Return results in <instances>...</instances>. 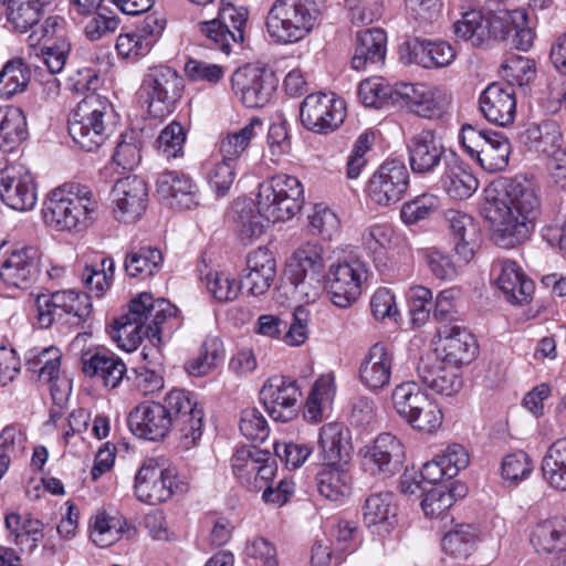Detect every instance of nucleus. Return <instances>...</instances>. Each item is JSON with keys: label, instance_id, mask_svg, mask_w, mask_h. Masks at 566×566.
Here are the masks:
<instances>
[{"label": "nucleus", "instance_id": "1", "mask_svg": "<svg viewBox=\"0 0 566 566\" xmlns=\"http://www.w3.org/2000/svg\"><path fill=\"white\" fill-rule=\"evenodd\" d=\"M541 212L539 189L525 175L504 178L486 191L483 213L493 224L492 240L500 248L511 249L528 239Z\"/></svg>", "mask_w": 566, "mask_h": 566}, {"label": "nucleus", "instance_id": "2", "mask_svg": "<svg viewBox=\"0 0 566 566\" xmlns=\"http://www.w3.org/2000/svg\"><path fill=\"white\" fill-rule=\"evenodd\" d=\"M203 411L193 395L182 389H172L164 402H143L128 415L130 431L142 439L158 441L175 428L180 433L185 448H190L202 436Z\"/></svg>", "mask_w": 566, "mask_h": 566}, {"label": "nucleus", "instance_id": "3", "mask_svg": "<svg viewBox=\"0 0 566 566\" xmlns=\"http://www.w3.org/2000/svg\"><path fill=\"white\" fill-rule=\"evenodd\" d=\"M304 203V190L301 181L289 175H276L259 186L258 207L250 199L234 201L233 222L242 240L259 238L265 228V221H287L298 213Z\"/></svg>", "mask_w": 566, "mask_h": 566}, {"label": "nucleus", "instance_id": "4", "mask_svg": "<svg viewBox=\"0 0 566 566\" xmlns=\"http://www.w3.org/2000/svg\"><path fill=\"white\" fill-rule=\"evenodd\" d=\"M177 308L165 298L143 292L129 303L128 312L114 321L112 337L126 352L135 350L146 339L142 356L153 366L161 365V324L176 316Z\"/></svg>", "mask_w": 566, "mask_h": 566}, {"label": "nucleus", "instance_id": "5", "mask_svg": "<svg viewBox=\"0 0 566 566\" xmlns=\"http://www.w3.org/2000/svg\"><path fill=\"white\" fill-rule=\"evenodd\" d=\"M99 265V269L85 265L81 271V281L87 292L66 290L38 296L36 321L41 328H49L53 324L78 326L90 317L91 295L103 296L111 287L115 273L112 258H103Z\"/></svg>", "mask_w": 566, "mask_h": 566}, {"label": "nucleus", "instance_id": "6", "mask_svg": "<svg viewBox=\"0 0 566 566\" xmlns=\"http://www.w3.org/2000/svg\"><path fill=\"white\" fill-rule=\"evenodd\" d=\"M97 201L87 186L65 184L53 189L44 201V222L57 231L81 232L94 220Z\"/></svg>", "mask_w": 566, "mask_h": 566}, {"label": "nucleus", "instance_id": "7", "mask_svg": "<svg viewBox=\"0 0 566 566\" xmlns=\"http://www.w3.org/2000/svg\"><path fill=\"white\" fill-rule=\"evenodd\" d=\"M118 116L113 104L95 93L86 95L69 118V133L83 150L98 149L113 133Z\"/></svg>", "mask_w": 566, "mask_h": 566}, {"label": "nucleus", "instance_id": "8", "mask_svg": "<svg viewBox=\"0 0 566 566\" xmlns=\"http://www.w3.org/2000/svg\"><path fill=\"white\" fill-rule=\"evenodd\" d=\"M322 0H275L266 17V30L281 43L297 42L322 20Z\"/></svg>", "mask_w": 566, "mask_h": 566}, {"label": "nucleus", "instance_id": "9", "mask_svg": "<svg viewBox=\"0 0 566 566\" xmlns=\"http://www.w3.org/2000/svg\"><path fill=\"white\" fill-rule=\"evenodd\" d=\"M527 19L525 9L490 10L486 14L471 10L453 24L458 39L470 42L472 46H488L492 40H506L513 27Z\"/></svg>", "mask_w": 566, "mask_h": 566}, {"label": "nucleus", "instance_id": "10", "mask_svg": "<svg viewBox=\"0 0 566 566\" xmlns=\"http://www.w3.org/2000/svg\"><path fill=\"white\" fill-rule=\"evenodd\" d=\"M323 249L306 243L297 249L286 264V279L294 285L295 293L306 302H314L322 290L324 277Z\"/></svg>", "mask_w": 566, "mask_h": 566}, {"label": "nucleus", "instance_id": "11", "mask_svg": "<svg viewBox=\"0 0 566 566\" xmlns=\"http://www.w3.org/2000/svg\"><path fill=\"white\" fill-rule=\"evenodd\" d=\"M277 83L272 70L253 64L239 67L231 76L232 91L250 108L263 107L269 104L276 91Z\"/></svg>", "mask_w": 566, "mask_h": 566}, {"label": "nucleus", "instance_id": "12", "mask_svg": "<svg viewBox=\"0 0 566 566\" xmlns=\"http://www.w3.org/2000/svg\"><path fill=\"white\" fill-rule=\"evenodd\" d=\"M346 116L345 103L333 94H308L300 105V118L304 128L316 134L336 130Z\"/></svg>", "mask_w": 566, "mask_h": 566}, {"label": "nucleus", "instance_id": "13", "mask_svg": "<svg viewBox=\"0 0 566 566\" xmlns=\"http://www.w3.org/2000/svg\"><path fill=\"white\" fill-rule=\"evenodd\" d=\"M143 87L149 96V112L161 117L170 114L181 98L184 80L174 69L158 65L148 70Z\"/></svg>", "mask_w": 566, "mask_h": 566}, {"label": "nucleus", "instance_id": "14", "mask_svg": "<svg viewBox=\"0 0 566 566\" xmlns=\"http://www.w3.org/2000/svg\"><path fill=\"white\" fill-rule=\"evenodd\" d=\"M409 182L410 175L403 161L386 160L370 177L367 195L375 205L390 207L405 197Z\"/></svg>", "mask_w": 566, "mask_h": 566}, {"label": "nucleus", "instance_id": "15", "mask_svg": "<svg viewBox=\"0 0 566 566\" xmlns=\"http://www.w3.org/2000/svg\"><path fill=\"white\" fill-rule=\"evenodd\" d=\"M408 161L416 175H431L449 160L453 153L444 145L443 138L433 129H422L407 143Z\"/></svg>", "mask_w": 566, "mask_h": 566}, {"label": "nucleus", "instance_id": "16", "mask_svg": "<svg viewBox=\"0 0 566 566\" xmlns=\"http://www.w3.org/2000/svg\"><path fill=\"white\" fill-rule=\"evenodd\" d=\"M367 277L366 265L358 259L332 265L327 284L332 303L340 308L350 306L361 294Z\"/></svg>", "mask_w": 566, "mask_h": 566}, {"label": "nucleus", "instance_id": "17", "mask_svg": "<svg viewBox=\"0 0 566 566\" xmlns=\"http://www.w3.org/2000/svg\"><path fill=\"white\" fill-rule=\"evenodd\" d=\"M259 395L274 421L287 422L297 415L301 392L295 380L280 375L273 376L264 382Z\"/></svg>", "mask_w": 566, "mask_h": 566}, {"label": "nucleus", "instance_id": "18", "mask_svg": "<svg viewBox=\"0 0 566 566\" xmlns=\"http://www.w3.org/2000/svg\"><path fill=\"white\" fill-rule=\"evenodd\" d=\"M175 473L161 468L156 460H146L135 475V494L140 502L155 505L174 494Z\"/></svg>", "mask_w": 566, "mask_h": 566}, {"label": "nucleus", "instance_id": "19", "mask_svg": "<svg viewBox=\"0 0 566 566\" xmlns=\"http://www.w3.org/2000/svg\"><path fill=\"white\" fill-rule=\"evenodd\" d=\"M112 197L115 218L125 223L134 222L146 210L147 185L138 176H127L116 181Z\"/></svg>", "mask_w": 566, "mask_h": 566}, {"label": "nucleus", "instance_id": "20", "mask_svg": "<svg viewBox=\"0 0 566 566\" xmlns=\"http://www.w3.org/2000/svg\"><path fill=\"white\" fill-rule=\"evenodd\" d=\"M0 198L6 206L13 210L33 209L38 197L30 172L22 166L7 167L0 178Z\"/></svg>", "mask_w": 566, "mask_h": 566}, {"label": "nucleus", "instance_id": "21", "mask_svg": "<svg viewBox=\"0 0 566 566\" xmlns=\"http://www.w3.org/2000/svg\"><path fill=\"white\" fill-rule=\"evenodd\" d=\"M479 106L484 118L494 125L505 127L516 115L514 85L494 82L482 92Z\"/></svg>", "mask_w": 566, "mask_h": 566}, {"label": "nucleus", "instance_id": "22", "mask_svg": "<svg viewBox=\"0 0 566 566\" xmlns=\"http://www.w3.org/2000/svg\"><path fill=\"white\" fill-rule=\"evenodd\" d=\"M441 358L454 367L470 364L478 353V344L472 333L459 324H446L438 327Z\"/></svg>", "mask_w": 566, "mask_h": 566}, {"label": "nucleus", "instance_id": "23", "mask_svg": "<svg viewBox=\"0 0 566 566\" xmlns=\"http://www.w3.org/2000/svg\"><path fill=\"white\" fill-rule=\"evenodd\" d=\"M39 274V254L33 247L13 250L0 266V280L14 289H28Z\"/></svg>", "mask_w": 566, "mask_h": 566}, {"label": "nucleus", "instance_id": "24", "mask_svg": "<svg viewBox=\"0 0 566 566\" xmlns=\"http://www.w3.org/2000/svg\"><path fill=\"white\" fill-rule=\"evenodd\" d=\"M276 277V261L266 248H259L247 256V266L241 279L242 287L258 296L269 291Z\"/></svg>", "mask_w": 566, "mask_h": 566}, {"label": "nucleus", "instance_id": "25", "mask_svg": "<svg viewBox=\"0 0 566 566\" xmlns=\"http://www.w3.org/2000/svg\"><path fill=\"white\" fill-rule=\"evenodd\" d=\"M492 274L497 287L513 304L526 302L534 291V283L526 277L522 269L512 260H496L492 264Z\"/></svg>", "mask_w": 566, "mask_h": 566}, {"label": "nucleus", "instance_id": "26", "mask_svg": "<svg viewBox=\"0 0 566 566\" xmlns=\"http://www.w3.org/2000/svg\"><path fill=\"white\" fill-rule=\"evenodd\" d=\"M403 458L402 443L388 432L380 433L365 452L366 464L374 473L395 474L400 470Z\"/></svg>", "mask_w": 566, "mask_h": 566}, {"label": "nucleus", "instance_id": "27", "mask_svg": "<svg viewBox=\"0 0 566 566\" xmlns=\"http://www.w3.org/2000/svg\"><path fill=\"white\" fill-rule=\"evenodd\" d=\"M400 97L413 107V112L424 118H441L450 104V98L440 88H428L422 84H402Z\"/></svg>", "mask_w": 566, "mask_h": 566}, {"label": "nucleus", "instance_id": "28", "mask_svg": "<svg viewBox=\"0 0 566 566\" xmlns=\"http://www.w3.org/2000/svg\"><path fill=\"white\" fill-rule=\"evenodd\" d=\"M387 52V34L382 29L371 28L356 34L352 67L357 71L384 65Z\"/></svg>", "mask_w": 566, "mask_h": 566}, {"label": "nucleus", "instance_id": "29", "mask_svg": "<svg viewBox=\"0 0 566 566\" xmlns=\"http://www.w3.org/2000/svg\"><path fill=\"white\" fill-rule=\"evenodd\" d=\"M392 361L394 354L384 344H374L360 364V381L371 390L388 386Z\"/></svg>", "mask_w": 566, "mask_h": 566}, {"label": "nucleus", "instance_id": "30", "mask_svg": "<svg viewBox=\"0 0 566 566\" xmlns=\"http://www.w3.org/2000/svg\"><path fill=\"white\" fill-rule=\"evenodd\" d=\"M82 371L91 378L98 379L104 387L114 389L127 371L124 361L113 353L96 352L82 356Z\"/></svg>", "mask_w": 566, "mask_h": 566}, {"label": "nucleus", "instance_id": "31", "mask_svg": "<svg viewBox=\"0 0 566 566\" xmlns=\"http://www.w3.org/2000/svg\"><path fill=\"white\" fill-rule=\"evenodd\" d=\"M157 192L170 207L188 210L198 205L196 187L191 179L179 171H165L157 178Z\"/></svg>", "mask_w": 566, "mask_h": 566}, {"label": "nucleus", "instance_id": "32", "mask_svg": "<svg viewBox=\"0 0 566 566\" xmlns=\"http://www.w3.org/2000/svg\"><path fill=\"white\" fill-rule=\"evenodd\" d=\"M449 157L441 175L442 187L453 199H468L476 191L479 181L469 165L460 159L455 153H450Z\"/></svg>", "mask_w": 566, "mask_h": 566}, {"label": "nucleus", "instance_id": "33", "mask_svg": "<svg viewBox=\"0 0 566 566\" xmlns=\"http://www.w3.org/2000/svg\"><path fill=\"white\" fill-rule=\"evenodd\" d=\"M318 450L323 464H348L352 446L342 423L331 422L321 428Z\"/></svg>", "mask_w": 566, "mask_h": 566}, {"label": "nucleus", "instance_id": "34", "mask_svg": "<svg viewBox=\"0 0 566 566\" xmlns=\"http://www.w3.org/2000/svg\"><path fill=\"white\" fill-rule=\"evenodd\" d=\"M447 221L458 262L469 263L474 255L478 241V228L473 218L460 211H449Z\"/></svg>", "mask_w": 566, "mask_h": 566}, {"label": "nucleus", "instance_id": "35", "mask_svg": "<svg viewBox=\"0 0 566 566\" xmlns=\"http://www.w3.org/2000/svg\"><path fill=\"white\" fill-rule=\"evenodd\" d=\"M444 361L437 358H421L417 373L422 384L431 390L452 396L462 386V380L453 370L446 368Z\"/></svg>", "mask_w": 566, "mask_h": 566}, {"label": "nucleus", "instance_id": "36", "mask_svg": "<svg viewBox=\"0 0 566 566\" xmlns=\"http://www.w3.org/2000/svg\"><path fill=\"white\" fill-rule=\"evenodd\" d=\"M521 142L530 149L542 153L553 160L562 149V132L559 125L555 120H544L541 124H531L520 136Z\"/></svg>", "mask_w": 566, "mask_h": 566}, {"label": "nucleus", "instance_id": "37", "mask_svg": "<svg viewBox=\"0 0 566 566\" xmlns=\"http://www.w3.org/2000/svg\"><path fill=\"white\" fill-rule=\"evenodd\" d=\"M353 478L348 464H323L316 473L319 494L333 502H343L352 493Z\"/></svg>", "mask_w": 566, "mask_h": 566}, {"label": "nucleus", "instance_id": "38", "mask_svg": "<svg viewBox=\"0 0 566 566\" xmlns=\"http://www.w3.org/2000/svg\"><path fill=\"white\" fill-rule=\"evenodd\" d=\"M363 510L365 524L368 527L377 526L379 533H389L397 524V505L391 492L369 495Z\"/></svg>", "mask_w": 566, "mask_h": 566}, {"label": "nucleus", "instance_id": "39", "mask_svg": "<svg viewBox=\"0 0 566 566\" xmlns=\"http://www.w3.org/2000/svg\"><path fill=\"white\" fill-rule=\"evenodd\" d=\"M530 541L537 553L556 554L566 549V518L554 517L537 523Z\"/></svg>", "mask_w": 566, "mask_h": 566}, {"label": "nucleus", "instance_id": "40", "mask_svg": "<svg viewBox=\"0 0 566 566\" xmlns=\"http://www.w3.org/2000/svg\"><path fill=\"white\" fill-rule=\"evenodd\" d=\"M411 55L415 63L426 69L446 67L455 59L453 48L444 41L416 40Z\"/></svg>", "mask_w": 566, "mask_h": 566}, {"label": "nucleus", "instance_id": "41", "mask_svg": "<svg viewBox=\"0 0 566 566\" xmlns=\"http://www.w3.org/2000/svg\"><path fill=\"white\" fill-rule=\"evenodd\" d=\"M62 354L57 347L32 348L25 355L27 368L38 374L41 381L54 382L59 378Z\"/></svg>", "mask_w": 566, "mask_h": 566}, {"label": "nucleus", "instance_id": "42", "mask_svg": "<svg viewBox=\"0 0 566 566\" xmlns=\"http://www.w3.org/2000/svg\"><path fill=\"white\" fill-rule=\"evenodd\" d=\"M264 129L263 120L252 117L247 125L237 132L229 133L220 142V153L223 159L234 164L249 147L251 140Z\"/></svg>", "mask_w": 566, "mask_h": 566}, {"label": "nucleus", "instance_id": "43", "mask_svg": "<svg viewBox=\"0 0 566 566\" xmlns=\"http://www.w3.org/2000/svg\"><path fill=\"white\" fill-rule=\"evenodd\" d=\"M224 358L222 340L217 336H207L201 344L199 355L185 364L190 376L202 377L214 370Z\"/></svg>", "mask_w": 566, "mask_h": 566}, {"label": "nucleus", "instance_id": "44", "mask_svg": "<svg viewBox=\"0 0 566 566\" xmlns=\"http://www.w3.org/2000/svg\"><path fill=\"white\" fill-rule=\"evenodd\" d=\"M27 120L17 107L0 108V149L11 151L27 138Z\"/></svg>", "mask_w": 566, "mask_h": 566}, {"label": "nucleus", "instance_id": "45", "mask_svg": "<svg viewBox=\"0 0 566 566\" xmlns=\"http://www.w3.org/2000/svg\"><path fill=\"white\" fill-rule=\"evenodd\" d=\"M163 264L160 250L153 247H142L126 254L124 269L127 275L145 280L156 274Z\"/></svg>", "mask_w": 566, "mask_h": 566}, {"label": "nucleus", "instance_id": "46", "mask_svg": "<svg viewBox=\"0 0 566 566\" xmlns=\"http://www.w3.org/2000/svg\"><path fill=\"white\" fill-rule=\"evenodd\" d=\"M542 472L553 488L566 491V438L549 446L542 460Z\"/></svg>", "mask_w": 566, "mask_h": 566}, {"label": "nucleus", "instance_id": "47", "mask_svg": "<svg viewBox=\"0 0 566 566\" xmlns=\"http://www.w3.org/2000/svg\"><path fill=\"white\" fill-rule=\"evenodd\" d=\"M511 143L503 133L491 130L479 164L489 172L505 170L511 155Z\"/></svg>", "mask_w": 566, "mask_h": 566}, {"label": "nucleus", "instance_id": "48", "mask_svg": "<svg viewBox=\"0 0 566 566\" xmlns=\"http://www.w3.org/2000/svg\"><path fill=\"white\" fill-rule=\"evenodd\" d=\"M428 398V394L416 381H403L391 392L394 409L403 421Z\"/></svg>", "mask_w": 566, "mask_h": 566}, {"label": "nucleus", "instance_id": "49", "mask_svg": "<svg viewBox=\"0 0 566 566\" xmlns=\"http://www.w3.org/2000/svg\"><path fill=\"white\" fill-rule=\"evenodd\" d=\"M400 90H394L384 77H370L360 82L358 95L367 107L381 108L400 96Z\"/></svg>", "mask_w": 566, "mask_h": 566}, {"label": "nucleus", "instance_id": "50", "mask_svg": "<svg viewBox=\"0 0 566 566\" xmlns=\"http://www.w3.org/2000/svg\"><path fill=\"white\" fill-rule=\"evenodd\" d=\"M29 81V69L21 59L8 61L0 71V97L8 99L23 92Z\"/></svg>", "mask_w": 566, "mask_h": 566}, {"label": "nucleus", "instance_id": "51", "mask_svg": "<svg viewBox=\"0 0 566 566\" xmlns=\"http://www.w3.org/2000/svg\"><path fill=\"white\" fill-rule=\"evenodd\" d=\"M198 29L205 38V45L212 50H219L227 55L231 52L232 43H242L241 33H230V29H224L216 18L199 22Z\"/></svg>", "mask_w": 566, "mask_h": 566}, {"label": "nucleus", "instance_id": "52", "mask_svg": "<svg viewBox=\"0 0 566 566\" xmlns=\"http://www.w3.org/2000/svg\"><path fill=\"white\" fill-rule=\"evenodd\" d=\"M9 21L14 29L27 32L38 24L43 14V3L40 0H9Z\"/></svg>", "mask_w": 566, "mask_h": 566}, {"label": "nucleus", "instance_id": "53", "mask_svg": "<svg viewBox=\"0 0 566 566\" xmlns=\"http://www.w3.org/2000/svg\"><path fill=\"white\" fill-rule=\"evenodd\" d=\"M128 528L126 521L98 513L95 516L92 541L99 547H108L120 538V535Z\"/></svg>", "mask_w": 566, "mask_h": 566}, {"label": "nucleus", "instance_id": "54", "mask_svg": "<svg viewBox=\"0 0 566 566\" xmlns=\"http://www.w3.org/2000/svg\"><path fill=\"white\" fill-rule=\"evenodd\" d=\"M475 538V530L471 525H457L442 538V548L455 558H467L474 548Z\"/></svg>", "mask_w": 566, "mask_h": 566}, {"label": "nucleus", "instance_id": "55", "mask_svg": "<svg viewBox=\"0 0 566 566\" xmlns=\"http://www.w3.org/2000/svg\"><path fill=\"white\" fill-rule=\"evenodd\" d=\"M463 486H453L447 490L437 486L428 490L421 501V507L429 517L442 516L454 503L457 496L461 497Z\"/></svg>", "mask_w": 566, "mask_h": 566}, {"label": "nucleus", "instance_id": "56", "mask_svg": "<svg viewBox=\"0 0 566 566\" xmlns=\"http://www.w3.org/2000/svg\"><path fill=\"white\" fill-rule=\"evenodd\" d=\"M443 413L440 406L429 397L405 422L415 430L432 433L441 427Z\"/></svg>", "mask_w": 566, "mask_h": 566}, {"label": "nucleus", "instance_id": "57", "mask_svg": "<svg viewBox=\"0 0 566 566\" xmlns=\"http://www.w3.org/2000/svg\"><path fill=\"white\" fill-rule=\"evenodd\" d=\"M440 206L439 198L431 193H422L405 202L400 210V218L406 224H415L428 219Z\"/></svg>", "mask_w": 566, "mask_h": 566}, {"label": "nucleus", "instance_id": "58", "mask_svg": "<svg viewBox=\"0 0 566 566\" xmlns=\"http://www.w3.org/2000/svg\"><path fill=\"white\" fill-rule=\"evenodd\" d=\"M140 144L135 132L120 135L113 154V161L123 169H133L140 163Z\"/></svg>", "mask_w": 566, "mask_h": 566}, {"label": "nucleus", "instance_id": "59", "mask_svg": "<svg viewBox=\"0 0 566 566\" xmlns=\"http://www.w3.org/2000/svg\"><path fill=\"white\" fill-rule=\"evenodd\" d=\"M234 164L223 159L207 166L206 178L218 197L228 193L234 180Z\"/></svg>", "mask_w": 566, "mask_h": 566}, {"label": "nucleus", "instance_id": "60", "mask_svg": "<svg viewBox=\"0 0 566 566\" xmlns=\"http://www.w3.org/2000/svg\"><path fill=\"white\" fill-rule=\"evenodd\" d=\"M206 286L218 302H232L240 292V286L233 277L218 271L209 272L206 275Z\"/></svg>", "mask_w": 566, "mask_h": 566}, {"label": "nucleus", "instance_id": "61", "mask_svg": "<svg viewBox=\"0 0 566 566\" xmlns=\"http://www.w3.org/2000/svg\"><path fill=\"white\" fill-rule=\"evenodd\" d=\"M239 428L248 440L255 442L265 441L270 432L266 419L255 407L242 410Z\"/></svg>", "mask_w": 566, "mask_h": 566}, {"label": "nucleus", "instance_id": "62", "mask_svg": "<svg viewBox=\"0 0 566 566\" xmlns=\"http://www.w3.org/2000/svg\"><path fill=\"white\" fill-rule=\"evenodd\" d=\"M70 51V42L66 39H59L51 44L43 45L41 54H36V56L51 74H56L64 69Z\"/></svg>", "mask_w": 566, "mask_h": 566}, {"label": "nucleus", "instance_id": "63", "mask_svg": "<svg viewBox=\"0 0 566 566\" xmlns=\"http://www.w3.org/2000/svg\"><path fill=\"white\" fill-rule=\"evenodd\" d=\"M186 140V133L184 127L172 122L166 126L157 138L158 149L167 158H176L182 154V147Z\"/></svg>", "mask_w": 566, "mask_h": 566}, {"label": "nucleus", "instance_id": "64", "mask_svg": "<svg viewBox=\"0 0 566 566\" xmlns=\"http://www.w3.org/2000/svg\"><path fill=\"white\" fill-rule=\"evenodd\" d=\"M504 76L509 83L522 86L527 83L535 73L534 61L522 55H512L502 64Z\"/></svg>", "mask_w": 566, "mask_h": 566}]
</instances>
